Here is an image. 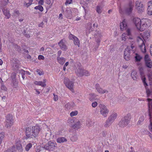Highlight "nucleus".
<instances>
[{
    "mask_svg": "<svg viewBox=\"0 0 152 152\" xmlns=\"http://www.w3.org/2000/svg\"><path fill=\"white\" fill-rule=\"evenodd\" d=\"M41 128L38 125L30 126L26 128V139H34L36 138L40 132Z\"/></svg>",
    "mask_w": 152,
    "mask_h": 152,
    "instance_id": "f03ea898",
    "label": "nucleus"
},
{
    "mask_svg": "<svg viewBox=\"0 0 152 152\" xmlns=\"http://www.w3.org/2000/svg\"><path fill=\"white\" fill-rule=\"evenodd\" d=\"M14 119L13 115L10 114L6 115L5 117V126L7 128H10L14 124Z\"/></svg>",
    "mask_w": 152,
    "mask_h": 152,
    "instance_id": "20e7f679",
    "label": "nucleus"
},
{
    "mask_svg": "<svg viewBox=\"0 0 152 152\" xmlns=\"http://www.w3.org/2000/svg\"><path fill=\"white\" fill-rule=\"evenodd\" d=\"M15 12L17 15H19V11L18 10H16L15 11Z\"/></svg>",
    "mask_w": 152,
    "mask_h": 152,
    "instance_id": "69168bd1",
    "label": "nucleus"
},
{
    "mask_svg": "<svg viewBox=\"0 0 152 152\" xmlns=\"http://www.w3.org/2000/svg\"><path fill=\"white\" fill-rule=\"evenodd\" d=\"M130 51L128 48H126L125 50L124 53V57L126 61H129L130 58Z\"/></svg>",
    "mask_w": 152,
    "mask_h": 152,
    "instance_id": "4468645a",
    "label": "nucleus"
},
{
    "mask_svg": "<svg viewBox=\"0 0 152 152\" xmlns=\"http://www.w3.org/2000/svg\"><path fill=\"white\" fill-rule=\"evenodd\" d=\"M77 140V136L75 135L71 138V140L73 142Z\"/></svg>",
    "mask_w": 152,
    "mask_h": 152,
    "instance_id": "49530a36",
    "label": "nucleus"
},
{
    "mask_svg": "<svg viewBox=\"0 0 152 152\" xmlns=\"http://www.w3.org/2000/svg\"><path fill=\"white\" fill-rule=\"evenodd\" d=\"M36 93L37 94H40V92L37 89H35Z\"/></svg>",
    "mask_w": 152,
    "mask_h": 152,
    "instance_id": "e2e57ef3",
    "label": "nucleus"
},
{
    "mask_svg": "<svg viewBox=\"0 0 152 152\" xmlns=\"http://www.w3.org/2000/svg\"><path fill=\"white\" fill-rule=\"evenodd\" d=\"M28 0V3H26V2H25L24 3V5L27 7H28L29 6H30L32 4L33 2V0Z\"/></svg>",
    "mask_w": 152,
    "mask_h": 152,
    "instance_id": "4c0bfd02",
    "label": "nucleus"
},
{
    "mask_svg": "<svg viewBox=\"0 0 152 152\" xmlns=\"http://www.w3.org/2000/svg\"><path fill=\"white\" fill-rule=\"evenodd\" d=\"M44 23L43 22H42V23H40L39 25V27H43V26L44 25Z\"/></svg>",
    "mask_w": 152,
    "mask_h": 152,
    "instance_id": "680f3d73",
    "label": "nucleus"
},
{
    "mask_svg": "<svg viewBox=\"0 0 152 152\" xmlns=\"http://www.w3.org/2000/svg\"><path fill=\"white\" fill-rule=\"evenodd\" d=\"M5 136V133L1 132L0 133V140L2 141Z\"/></svg>",
    "mask_w": 152,
    "mask_h": 152,
    "instance_id": "79ce46f5",
    "label": "nucleus"
},
{
    "mask_svg": "<svg viewBox=\"0 0 152 152\" xmlns=\"http://www.w3.org/2000/svg\"><path fill=\"white\" fill-rule=\"evenodd\" d=\"M57 59L58 62L61 65H63L66 61L65 59L63 57H60L58 56Z\"/></svg>",
    "mask_w": 152,
    "mask_h": 152,
    "instance_id": "bb28decb",
    "label": "nucleus"
},
{
    "mask_svg": "<svg viewBox=\"0 0 152 152\" xmlns=\"http://www.w3.org/2000/svg\"><path fill=\"white\" fill-rule=\"evenodd\" d=\"M74 44L75 45H77L78 47L80 46V41L78 38L76 37L75 39L73 40Z\"/></svg>",
    "mask_w": 152,
    "mask_h": 152,
    "instance_id": "7c9ffc66",
    "label": "nucleus"
},
{
    "mask_svg": "<svg viewBox=\"0 0 152 152\" xmlns=\"http://www.w3.org/2000/svg\"><path fill=\"white\" fill-rule=\"evenodd\" d=\"M144 60L146 66L150 68L152 67V62L148 54H146L144 56Z\"/></svg>",
    "mask_w": 152,
    "mask_h": 152,
    "instance_id": "9b49d317",
    "label": "nucleus"
},
{
    "mask_svg": "<svg viewBox=\"0 0 152 152\" xmlns=\"http://www.w3.org/2000/svg\"><path fill=\"white\" fill-rule=\"evenodd\" d=\"M144 121V117L142 116L140 117L139 120L137 122V124L138 125H140Z\"/></svg>",
    "mask_w": 152,
    "mask_h": 152,
    "instance_id": "58836bf2",
    "label": "nucleus"
},
{
    "mask_svg": "<svg viewBox=\"0 0 152 152\" xmlns=\"http://www.w3.org/2000/svg\"><path fill=\"white\" fill-rule=\"evenodd\" d=\"M97 103L96 102H94L92 103V106L93 107H95L97 106Z\"/></svg>",
    "mask_w": 152,
    "mask_h": 152,
    "instance_id": "5fc2aeb1",
    "label": "nucleus"
},
{
    "mask_svg": "<svg viewBox=\"0 0 152 152\" xmlns=\"http://www.w3.org/2000/svg\"><path fill=\"white\" fill-rule=\"evenodd\" d=\"M67 14L66 15L67 18L71 19L72 18V12L71 11H68L67 12Z\"/></svg>",
    "mask_w": 152,
    "mask_h": 152,
    "instance_id": "ea45409f",
    "label": "nucleus"
},
{
    "mask_svg": "<svg viewBox=\"0 0 152 152\" xmlns=\"http://www.w3.org/2000/svg\"><path fill=\"white\" fill-rule=\"evenodd\" d=\"M120 29L121 31L127 30L128 28H127V26L126 20L124 19L123 21L120 23Z\"/></svg>",
    "mask_w": 152,
    "mask_h": 152,
    "instance_id": "dca6fc26",
    "label": "nucleus"
},
{
    "mask_svg": "<svg viewBox=\"0 0 152 152\" xmlns=\"http://www.w3.org/2000/svg\"><path fill=\"white\" fill-rule=\"evenodd\" d=\"M147 97L148 98L147 100L148 102V106L149 110V115L150 124L149 126L150 131L152 132V89L150 90L146 88Z\"/></svg>",
    "mask_w": 152,
    "mask_h": 152,
    "instance_id": "7ed1b4c3",
    "label": "nucleus"
},
{
    "mask_svg": "<svg viewBox=\"0 0 152 152\" xmlns=\"http://www.w3.org/2000/svg\"><path fill=\"white\" fill-rule=\"evenodd\" d=\"M140 74L144 85L146 87V86H147L148 85L146 82V78L144 75V73L142 70H140Z\"/></svg>",
    "mask_w": 152,
    "mask_h": 152,
    "instance_id": "a211bd4d",
    "label": "nucleus"
},
{
    "mask_svg": "<svg viewBox=\"0 0 152 152\" xmlns=\"http://www.w3.org/2000/svg\"><path fill=\"white\" fill-rule=\"evenodd\" d=\"M81 126V124L79 121L77 122L72 126L74 129H78L80 128Z\"/></svg>",
    "mask_w": 152,
    "mask_h": 152,
    "instance_id": "473e14b6",
    "label": "nucleus"
},
{
    "mask_svg": "<svg viewBox=\"0 0 152 152\" xmlns=\"http://www.w3.org/2000/svg\"><path fill=\"white\" fill-rule=\"evenodd\" d=\"M58 44L61 50H66L67 49V47L64 44V43L63 42V40H61L58 42Z\"/></svg>",
    "mask_w": 152,
    "mask_h": 152,
    "instance_id": "412c9836",
    "label": "nucleus"
},
{
    "mask_svg": "<svg viewBox=\"0 0 152 152\" xmlns=\"http://www.w3.org/2000/svg\"><path fill=\"white\" fill-rule=\"evenodd\" d=\"M1 89L2 90L6 91L7 90V88L4 86H2L1 87Z\"/></svg>",
    "mask_w": 152,
    "mask_h": 152,
    "instance_id": "4d7b16f0",
    "label": "nucleus"
},
{
    "mask_svg": "<svg viewBox=\"0 0 152 152\" xmlns=\"http://www.w3.org/2000/svg\"><path fill=\"white\" fill-rule=\"evenodd\" d=\"M129 123L128 122L122 119L119 123V126L122 128H124L127 126Z\"/></svg>",
    "mask_w": 152,
    "mask_h": 152,
    "instance_id": "aec40b11",
    "label": "nucleus"
},
{
    "mask_svg": "<svg viewBox=\"0 0 152 152\" xmlns=\"http://www.w3.org/2000/svg\"><path fill=\"white\" fill-rule=\"evenodd\" d=\"M117 116V114L115 113H113L108 117V119L112 123L116 119Z\"/></svg>",
    "mask_w": 152,
    "mask_h": 152,
    "instance_id": "6ab92c4d",
    "label": "nucleus"
},
{
    "mask_svg": "<svg viewBox=\"0 0 152 152\" xmlns=\"http://www.w3.org/2000/svg\"><path fill=\"white\" fill-rule=\"evenodd\" d=\"M67 141V139L64 137H61L57 138L56 139V141L58 143H61Z\"/></svg>",
    "mask_w": 152,
    "mask_h": 152,
    "instance_id": "a878e982",
    "label": "nucleus"
},
{
    "mask_svg": "<svg viewBox=\"0 0 152 152\" xmlns=\"http://www.w3.org/2000/svg\"><path fill=\"white\" fill-rule=\"evenodd\" d=\"M99 107L100 108L101 114L104 117H106L109 112L108 109L105 105L102 104H100L99 105Z\"/></svg>",
    "mask_w": 152,
    "mask_h": 152,
    "instance_id": "6e6552de",
    "label": "nucleus"
},
{
    "mask_svg": "<svg viewBox=\"0 0 152 152\" xmlns=\"http://www.w3.org/2000/svg\"><path fill=\"white\" fill-rule=\"evenodd\" d=\"M15 146L17 149L20 152H22L23 149L21 144V141L18 140L15 143Z\"/></svg>",
    "mask_w": 152,
    "mask_h": 152,
    "instance_id": "2eb2a0df",
    "label": "nucleus"
},
{
    "mask_svg": "<svg viewBox=\"0 0 152 152\" xmlns=\"http://www.w3.org/2000/svg\"><path fill=\"white\" fill-rule=\"evenodd\" d=\"M3 63V61L2 60L0 59V65H1Z\"/></svg>",
    "mask_w": 152,
    "mask_h": 152,
    "instance_id": "338daca9",
    "label": "nucleus"
},
{
    "mask_svg": "<svg viewBox=\"0 0 152 152\" xmlns=\"http://www.w3.org/2000/svg\"><path fill=\"white\" fill-rule=\"evenodd\" d=\"M131 76L134 80H136L137 77V72L135 70L133 71L131 73Z\"/></svg>",
    "mask_w": 152,
    "mask_h": 152,
    "instance_id": "c85d7f7f",
    "label": "nucleus"
},
{
    "mask_svg": "<svg viewBox=\"0 0 152 152\" xmlns=\"http://www.w3.org/2000/svg\"><path fill=\"white\" fill-rule=\"evenodd\" d=\"M37 73L40 75L44 74V72L40 69H37Z\"/></svg>",
    "mask_w": 152,
    "mask_h": 152,
    "instance_id": "de8ad7c7",
    "label": "nucleus"
},
{
    "mask_svg": "<svg viewBox=\"0 0 152 152\" xmlns=\"http://www.w3.org/2000/svg\"><path fill=\"white\" fill-rule=\"evenodd\" d=\"M134 1H130L129 3L126 5L124 10L125 12L128 14H130L134 7Z\"/></svg>",
    "mask_w": 152,
    "mask_h": 152,
    "instance_id": "0eeeda50",
    "label": "nucleus"
},
{
    "mask_svg": "<svg viewBox=\"0 0 152 152\" xmlns=\"http://www.w3.org/2000/svg\"><path fill=\"white\" fill-rule=\"evenodd\" d=\"M131 118V114L128 113L124 117V118L123 119L129 123Z\"/></svg>",
    "mask_w": 152,
    "mask_h": 152,
    "instance_id": "cd10ccee",
    "label": "nucleus"
},
{
    "mask_svg": "<svg viewBox=\"0 0 152 152\" xmlns=\"http://www.w3.org/2000/svg\"><path fill=\"white\" fill-rule=\"evenodd\" d=\"M75 37H76V36L71 34H70L69 36V38L70 40H73L75 39Z\"/></svg>",
    "mask_w": 152,
    "mask_h": 152,
    "instance_id": "a18cd8bd",
    "label": "nucleus"
},
{
    "mask_svg": "<svg viewBox=\"0 0 152 152\" xmlns=\"http://www.w3.org/2000/svg\"><path fill=\"white\" fill-rule=\"evenodd\" d=\"M150 53L152 56V45H151L150 47Z\"/></svg>",
    "mask_w": 152,
    "mask_h": 152,
    "instance_id": "bf43d9fd",
    "label": "nucleus"
},
{
    "mask_svg": "<svg viewBox=\"0 0 152 152\" xmlns=\"http://www.w3.org/2000/svg\"><path fill=\"white\" fill-rule=\"evenodd\" d=\"M136 9L139 13H140L143 12L144 8L141 2L139 1H137L135 2Z\"/></svg>",
    "mask_w": 152,
    "mask_h": 152,
    "instance_id": "f8f14e48",
    "label": "nucleus"
},
{
    "mask_svg": "<svg viewBox=\"0 0 152 152\" xmlns=\"http://www.w3.org/2000/svg\"><path fill=\"white\" fill-rule=\"evenodd\" d=\"M34 9L36 10H38L41 12L43 11L44 10L43 7L41 5L36 6L35 7Z\"/></svg>",
    "mask_w": 152,
    "mask_h": 152,
    "instance_id": "a19ab883",
    "label": "nucleus"
},
{
    "mask_svg": "<svg viewBox=\"0 0 152 152\" xmlns=\"http://www.w3.org/2000/svg\"><path fill=\"white\" fill-rule=\"evenodd\" d=\"M96 10L98 14H101L102 11V7L101 6L98 5L96 7Z\"/></svg>",
    "mask_w": 152,
    "mask_h": 152,
    "instance_id": "2f4dec72",
    "label": "nucleus"
},
{
    "mask_svg": "<svg viewBox=\"0 0 152 152\" xmlns=\"http://www.w3.org/2000/svg\"><path fill=\"white\" fill-rule=\"evenodd\" d=\"M45 3L49 5L50 4L51 1L50 0H45Z\"/></svg>",
    "mask_w": 152,
    "mask_h": 152,
    "instance_id": "13d9d810",
    "label": "nucleus"
},
{
    "mask_svg": "<svg viewBox=\"0 0 152 152\" xmlns=\"http://www.w3.org/2000/svg\"><path fill=\"white\" fill-rule=\"evenodd\" d=\"M44 50V48L43 47H42L41 48L40 50V52H42Z\"/></svg>",
    "mask_w": 152,
    "mask_h": 152,
    "instance_id": "0e129e2a",
    "label": "nucleus"
},
{
    "mask_svg": "<svg viewBox=\"0 0 152 152\" xmlns=\"http://www.w3.org/2000/svg\"><path fill=\"white\" fill-rule=\"evenodd\" d=\"M4 152H16L15 146H12L7 150L5 151Z\"/></svg>",
    "mask_w": 152,
    "mask_h": 152,
    "instance_id": "f704fd0d",
    "label": "nucleus"
},
{
    "mask_svg": "<svg viewBox=\"0 0 152 152\" xmlns=\"http://www.w3.org/2000/svg\"><path fill=\"white\" fill-rule=\"evenodd\" d=\"M44 0H39L38 2V4L41 5H42L44 4Z\"/></svg>",
    "mask_w": 152,
    "mask_h": 152,
    "instance_id": "6e6d98bb",
    "label": "nucleus"
},
{
    "mask_svg": "<svg viewBox=\"0 0 152 152\" xmlns=\"http://www.w3.org/2000/svg\"><path fill=\"white\" fill-rule=\"evenodd\" d=\"M135 61L139 62L142 59V57L138 53H135V56L134 57Z\"/></svg>",
    "mask_w": 152,
    "mask_h": 152,
    "instance_id": "c756f323",
    "label": "nucleus"
},
{
    "mask_svg": "<svg viewBox=\"0 0 152 152\" xmlns=\"http://www.w3.org/2000/svg\"><path fill=\"white\" fill-rule=\"evenodd\" d=\"M38 59L39 60H44L45 59V57L42 55H39L38 56Z\"/></svg>",
    "mask_w": 152,
    "mask_h": 152,
    "instance_id": "3c124183",
    "label": "nucleus"
},
{
    "mask_svg": "<svg viewBox=\"0 0 152 152\" xmlns=\"http://www.w3.org/2000/svg\"><path fill=\"white\" fill-rule=\"evenodd\" d=\"M78 113V111L77 110H75L72 111L70 113V115L72 117L74 116L77 115Z\"/></svg>",
    "mask_w": 152,
    "mask_h": 152,
    "instance_id": "37998d69",
    "label": "nucleus"
},
{
    "mask_svg": "<svg viewBox=\"0 0 152 152\" xmlns=\"http://www.w3.org/2000/svg\"><path fill=\"white\" fill-rule=\"evenodd\" d=\"M112 123L110 120H108L107 119L105 123L104 124V126L105 128H107L109 127Z\"/></svg>",
    "mask_w": 152,
    "mask_h": 152,
    "instance_id": "e433bc0d",
    "label": "nucleus"
},
{
    "mask_svg": "<svg viewBox=\"0 0 152 152\" xmlns=\"http://www.w3.org/2000/svg\"><path fill=\"white\" fill-rule=\"evenodd\" d=\"M133 21L137 29L141 31L150 26L151 23V20L148 19L141 20L138 18H134Z\"/></svg>",
    "mask_w": 152,
    "mask_h": 152,
    "instance_id": "f257e3e1",
    "label": "nucleus"
},
{
    "mask_svg": "<svg viewBox=\"0 0 152 152\" xmlns=\"http://www.w3.org/2000/svg\"><path fill=\"white\" fill-rule=\"evenodd\" d=\"M2 11L3 12L4 15L8 19L10 18L11 15L10 13V11L9 10L7 9H4L2 10Z\"/></svg>",
    "mask_w": 152,
    "mask_h": 152,
    "instance_id": "b1692460",
    "label": "nucleus"
},
{
    "mask_svg": "<svg viewBox=\"0 0 152 152\" xmlns=\"http://www.w3.org/2000/svg\"><path fill=\"white\" fill-rule=\"evenodd\" d=\"M122 67H123V68H124L126 69L128 67V66H127L126 65H123Z\"/></svg>",
    "mask_w": 152,
    "mask_h": 152,
    "instance_id": "774afa93",
    "label": "nucleus"
},
{
    "mask_svg": "<svg viewBox=\"0 0 152 152\" xmlns=\"http://www.w3.org/2000/svg\"><path fill=\"white\" fill-rule=\"evenodd\" d=\"M97 95L94 93H91L89 94V98L91 101L93 100L96 97Z\"/></svg>",
    "mask_w": 152,
    "mask_h": 152,
    "instance_id": "72a5a7b5",
    "label": "nucleus"
},
{
    "mask_svg": "<svg viewBox=\"0 0 152 152\" xmlns=\"http://www.w3.org/2000/svg\"><path fill=\"white\" fill-rule=\"evenodd\" d=\"M10 0H3L2 3L4 6L7 5L9 3H10Z\"/></svg>",
    "mask_w": 152,
    "mask_h": 152,
    "instance_id": "c03bdc74",
    "label": "nucleus"
},
{
    "mask_svg": "<svg viewBox=\"0 0 152 152\" xmlns=\"http://www.w3.org/2000/svg\"><path fill=\"white\" fill-rule=\"evenodd\" d=\"M21 72L23 73V75H22V77L23 78V79L24 80L25 78L24 77V75L25 74V71L24 70L22 69L21 71Z\"/></svg>",
    "mask_w": 152,
    "mask_h": 152,
    "instance_id": "864d4df0",
    "label": "nucleus"
},
{
    "mask_svg": "<svg viewBox=\"0 0 152 152\" xmlns=\"http://www.w3.org/2000/svg\"><path fill=\"white\" fill-rule=\"evenodd\" d=\"M46 82V80L45 79H44L43 80V81H35L34 82V84L36 85L37 86H42V87H45L46 86V84L45 83Z\"/></svg>",
    "mask_w": 152,
    "mask_h": 152,
    "instance_id": "5701e85b",
    "label": "nucleus"
},
{
    "mask_svg": "<svg viewBox=\"0 0 152 152\" xmlns=\"http://www.w3.org/2000/svg\"><path fill=\"white\" fill-rule=\"evenodd\" d=\"M84 70L82 68L79 67L75 71V72L78 76H82L84 75Z\"/></svg>",
    "mask_w": 152,
    "mask_h": 152,
    "instance_id": "4be33fe9",
    "label": "nucleus"
},
{
    "mask_svg": "<svg viewBox=\"0 0 152 152\" xmlns=\"http://www.w3.org/2000/svg\"><path fill=\"white\" fill-rule=\"evenodd\" d=\"M147 14L149 15H152V0H149L148 3Z\"/></svg>",
    "mask_w": 152,
    "mask_h": 152,
    "instance_id": "ddd939ff",
    "label": "nucleus"
},
{
    "mask_svg": "<svg viewBox=\"0 0 152 152\" xmlns=\"http://www.w3.org/2000/svg\"><path fill=\"white\" fill-rule=\"evenodd\" d=\"M83 73L84 74V75L86 76H88L90 75L89 72L86 70H84Z\"/></svg>",
    "mask_w": 152,
    "mask_h": 152,
    "instance_id": "8fccbe9b",
    "label": "nucleus"
},
{
    "mask_svg": "<svg viewBox=\"0 0 152 152\" xmlns=\"http://www.w3.org/2000/svg\"><path fill=\"white\" fill-rule=\"evenodd\" d=\"M95 88L97 91L100 94H104L106 92H108V91L105 90H103L102 88L100 87L99 85L97 83L96 84Z\"/></svg>",
    "mask_w": 152,
    "mask_h": 152,
    "instance_id": "f3484780",
    "label": "nucleus"
},
{
    "mask_svg": "<svg viewBox=\"0 0 152 152\" xmlns=\"http://www.w3.org/2000/svg\"><path fill=\"white\" fill-rule=\"evenodd\" d=\"M127 33H124L122 35L121 39L123 41H125L127 39H132L130 29L128 28L126 30Z\"/></svg>",
    "mask_w": 152,
    "mask_h": 152,
    "instance_id": "9d476101",
    "label": "nucleus"
},
{
    "mask_svg": "<svg viewBox=\"0 0 152 152\" xmlns=\"http://www.w3.org/2000/svg\"><path fill=\"white\" fill-rule=\"evenodd\" d=\"M140 37L142 38V39L143 40L144 39H148L150 37V34L148 32H144L140 34V36H139Z\"/></svg>",
    "mask_w": 152,
    "mask_h": 152,
    "instance_id": "393cba45",
    "label": "nucleus"
},
{
    "mask_svg": "<svg viewBox=\"0 0 152 152\" xmlns=\"http://www.w3.org/2000/svg\"><path fill=\"white\" fill-rule=\"evenodd\" d=\"M61 50H59L58 52V56L60 57L61 54Z\"/></svg>",
    "mask_w": 152,
    "mask_h": 152,
    "instance_id": "052dcab7",
    "label": "nucleus"
},
{
    "mask_svg": "<svg viewBox=\"0 0 152 152\" xmlns=\"http://www.w3.org/2000/svg\"><path fill=\"white\" fill-rule=\"evenodd\" d=\"M56 145L57 144L56 142L50 141L44 145L43 148L46 150L52 151L55 149Z\"/></svg>",
    "mask_w": 152,
    "mask_h": 152,
    "instance_id": "423d86ee",
    "label": "nucleus"
},
{
    "mask_svg": "<svg viewBox=\"0 0 152 152\" xmlns=\"http://www.w3.org/2000/svg\"><path fill=\"white\" fill-rule=\"evenodd\" d=\"M64 83L66 87L70 90L72 92H74L73 89L74 83L72 81H70L69 79L65 77L64 80Z\"/></svg>",
    "mask_w": 152,
    "mask_h": 152,
    "instance_id": "1a4fd4ad",
    "label": "nucleus"
},
{
    "mask_svg": "<svg viewBox=\"0 0 152 152\" xmlns=\"http://www.w3.org/2000/svg\"><path fill=\"white\" fill-rule=\"evenodd\" d=\"M137 42L140 49L141 51L143 53L146 52V49L145 44L144 41L142 39V37L140 36H137Z\"/></svg>",
    "mask_w": 152,
    "mask_h": 152,
    "instance_id": "39448f33",
    "label": "nucleus"
},
{
    "mask_svg": "<svg viewBox=\"0 0 152 152\" xmlns=\"http://www.w3.org/2000/svg\"><path fill=\"white\" fill-rule=\"evenodd\" d=\"M32 144L31 143L29 142L27 144L25 148V150L26 151H28L32 147Z\"/></svg>",
    "mask_w": 152,
    "mask_h": 152,
    "instance_id": "c9c22d12",
    "label": "nucleus"
},
{
    "mask_svg": "<svg viewBox=\"0 0 152 152\" xmlns=\"http://www.w3.org/2000/svg\"><path fill=\"white\" fill-rule=\"evenodd\" d=\"M72 2V0H66L65 3V4L66 5H67L68 4H71Z\"/></svg>",
    "mask_w": 152,
    "mask_h": 152,
    "instance_id": "09e8293b",
    "label": "nucleus"
},
{
    "mask_svg": "<svg viewBox=\"0 0 152 152\" xmlns=\"http://www.w3.org/2000/svg\"><path fill=\"white\" fill-rule=\"evenodd\" d=\"M53 95L54 96V100L55 101H56L58 100V95H56L55 94H53Z\"/></svg>",
    "mask_w": 152,
    "mask_h": 152,
    "instance_id": "603ef678",
    "label": "nucleus"
}]
</instances>
